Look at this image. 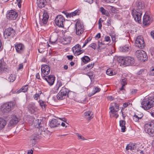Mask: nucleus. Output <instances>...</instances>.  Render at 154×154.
<instances>
[{
	"label": "nucleus",
	"mask_w": 154,
	"mask_h": 154,
	"mask_svg": "<svg viewBox=\"0 0 154 154\" xmlns=\"http://www.w3.org/2000/svg\"><path fill=\"white\" fill-rule=\"evenodd\" d=\"M94 66V64L91 63V64H89L86 67V69H91Z\"/></svg>",
	"instance_id": "53"
},
{
	"label": "nucleus",
	"mask_w": 154,
	"mask_h": 154,
	"mask_svg": "<svg viewBox=\"0 0 154 154\" xmlns=\"http://www.w3.org/2000/svg\"><path fill=\"white\" fill-rule=\"evenodd\" d=\"M28 88V86L27 85H26L23 86L19 90L20 92H26L27 91Z\"/></svg>",
	"instance_id": "41"
},
{
	"label": "nucleus",
	"mask_w": 154,
	"mask_h": 154,
	"mask_svg": "<svg viewBox=\"0 0 154 154\" xmlns=\"http://www.w3.org/2000/svg\"><path fill=\"white\" fill-rule=\"evenodd\" d=\"M62 85V83L60 81H58L57 82L56 86L54 87V88L57 91L59 88Z\"/></svg>",
	"instance_id": "42"
},
{
	"label": "nucleus",
	"mask_w": 154,
	"mask_h": 154,
	"mask_svg": "<svg viewBox=\"0 0 154 154\" xmlns=\"http://www.w3.org/2000/svg\"><path fill=\"white\" fill-rule=\"evenodd\" d=\"M146 70H144L143 69L140 70L138 72V74L139 75H143V74L146 73Z\"/></svg>",
	"instance_id": "48"
},
{
	"label": "nucleus",
	"mask_w": 154,
	"mask_h": 154,
	"mask_svg": "<svg viewBox=\"0 0 154 154\" xmlns=\"http://www.w3.org/2000/svg\"><path fill=\"white\" fill-rule=\"evenodd\" d=\"M114 107V109H115L116 110L118 111L119 109V106L118 104L115 103L114 106H113Z\"/></svg>",
	"instance_id": "56"
},
{
	"label": "nucleus",
	"mask_w": 154,
	"mask_h": 154,
	"mask_svg": "<svg viewBox=\"0 0 154 154\" xmlns=\"http://www.w3.org/2000/svg\"><path fill=\"white\" fill-rule=\"evenodd\" d=\"M23 67V65L22 64H20L19 65L18 69L19 70H20L22 69Z\"/></svg>",
	"instance_id": "62"
},
{
	"label": "nucleus",
	"mask_w": 154,
	"mask_h": 154,
	"mask_svg": "<svg viewBox=\"0 0 154 154\" xmlns=\"http://www.w3.org/2000/svg\"><path fill=\"white\" fill-rule=\"evenodd\" d=\"M15 105L14 103L12 102L3 104L1 106V111L3 113H8L13 109Z\"/></svg>",
	"instance_id": "2"
},
{
	"label": "nucleus",
	"mask_w": 154,
	"mask_h": 154,
	"mask_svg": "<svg viewBox=\"0 0 154 154\" xmlns=\"http://www.w3.org/2000/svg\"><path fill=\"white\" fill-rule=\"evenodd\" d=\"M42 76L43 79H45L49 85L52 86L54 84L55 78L54 75H50L48 76H46L45 75H42Z\"/></svg>",
	"instance_id": "11"
},
{
	"label": "nucleus",
	"mask_w": 154,
	"mask_h": 154,
	"mask_svg": "<svg viewBox=\"0 0 154 154\" xmlns=\"http://www.w3.org/2000/svg\"><path fill=\"white\" fill-rule=\"evenodd\" d=\"M140 117H138L137 116V115H135L133 117V119L134 121L135 122H138V120H139V118H140Z\"/></svg>",
	"instance_id": "52"
},
{
	"label": "nucleus",
	"mask_w": 154,
	"mask_h": 154,
	"mask_svg": "<svg viewBox=\"0 0 154 154\" xmlns=\"http://www.w3.org/2000/svg\"><path fill=\"white\" fill-rule=\"evenodd\" d=\"M135 45L136 47L140 48L142 49L144 48L145 44L142 36H138L136 38L135 42Z\"/></svg>",
	"instance_id": "9"
},
{
	"label": "nucleus",
	"mask_w": 154,
	"mask_h": 154,
	"mask_svg": "<svg viewBox=\"0 0 154 154\" xmlns=\"http://www.w3.org/2000/svg\"><path fill=\"white\" fill-rule=\"evenodd\" d=\"M19 119L17 118L14 115H12L11 119L9 122L8 125L9 126H11L16 124L19 121Z\"/></svg>",
	"instance_id": "18"
},
{
	"label": "nucleus",
	"mask_w": 154,
	"mask_h": 154,
	"mask_svg": "<svg viewBox=\"0 0 154 154\" xmlns=\"http://www.w3.org/2000/svg\"><path fill=\"white\" fill-rule=\"evenodd\" d=\"M136 10L137 11H141L144 7V5L143 3L140 1H137L135 3Z\"/></svg>",
	"instance_id": "24"
},
{
	"label": "nucleus",
	"mask_w": 154,
	"mask_h": 154,
	"mask_svg": "<svg viewBox=\"0 0 154 154\" xmlns=\"http://www.w3.org/2000/svg\"><path fill=\"white\" fill-rule=\"evenodd\" d=\"M112 22V21L111 19L108 20L107 21V25L108 26H111V23Z\"/></svg>",
	"instance_id": "54"
},
{
	"label": "nucleus",
	"mask_w": 154,
	"mask_h": 154,
	"mask_svg": "<svg viewBox=\"0 0 154 154\" xmlns=\"http://www.w3.org/2000/svg\"><path fill=\"white\" fill-rule=\"evenodd\" d=\"M41 119H36L33 120V124L35 128L40 127L42 125Z\"/></svg>",
	"instance_id": "31"
},
{
	"label": "nucleus",
	"mask_w": 154,
	"mask_h": 154,
	"mask_svg": "<svg viewBox=\"0 0 154 154\" xmlns=\"http://www.w3.org/2000/svg\"><path fill=\"white\" fill-rule=\"evenodd\" d=\"M91 48H93L94 49H95L96 48L97 45L95 43H92L89 46Z\"/></svg>",
	"instance_id": "50"
},
{
	"label": "nucleus",
	"mask_w": 154,
	"mask_h": 154,
	"mask_svg": "<svg viewBox=\"0 0 154 154\" xmlns=\"http://www.w3.org/2000/svg\"><path fill=\"white\" fill-rule=\"evenodd\" d=\"M6 124V121L4 119L0 118V129H3Z\"/></svg>",
	"instance_id": "36"
},
{
	"label": "nucleus",
	"mask_w": 154,
	"mask_h": 154,
	"mask_svg": "<svg viewBox=\"0 0 154 154\" xmlns=\"http://www.w3.org/2000/svg\"><path fill=\"white\" fill-rule=\"evenodd\" d=\"M28 108L29 112L31 114H34L37 112V108L34 104H31L28 106Z\"/></svg>",
	"instance_id": "20"
},
{
	"label": "nucleus",
	"mask_w": 154,
	"mask_h": 154,
	"mask_svg": "<svg viewBox=\"0 0 154 154\" xmlns=\"http://www.w3.org/2000/svg\"><path fill=\"white\" fill-rule=\"evenodd\" d=\"M110 111H109L110 116L111 117H115L117 118L119 117L118 113V111L114 109V107L112 105H111L109 107Z\"/></svg>",
	"instance_id": "16"
},
{
	"label": "nucleus",
	"mask_w": 154,
	"mask_h": 154,
	"mask_svg": "<svg viewBox=\"0 0 154 154\" xmlns=\"http://www.w3.org/2000/svg\"><path fill=\"white\" fill-rule=\"evenodd\" d=\"M63 13L65 14L66 17L67 18H71V17H73L72 16V13H65V12H63Z\"/></svg>",
	"instance_id": "49"
},
{
	"label": "nucleus",
	"mask_w": 154,
	"mask_h": 154,
	"mask_svg": "<svg viewBox=\"0 0 154 154\" xmlns=\"http://www.w3.org/2000/svg\"><path fill=\"white\" fill-rule=\"evenodd\" d=\"M67 57L68 60H72L73 58V56L72 55H70L67 56Z\"/></svg>",
	"instance_id": "58"
},
{
	"label": "nucleus",
	"mask_w": 154,
	"mask_h": 154,
	"mask_svg": "<svg viewBox=\"0 0 154 154\" xmlns=\"http://www.w3.org/2000/svg\"><path fill=\"white\" fill-rule=\"evenodd\" d=\"M41 71L42 75H46L48 74L50 72V68L47 65H42L41 66Z\"/></svg>",
	"instance_id": "17"
},
{
	"label": "nucleus",
	"mask_w": 154,
	"mask_h": 154,
	"mask_svg": "<svg viewBox=\"0 0 154 154\" xmlns=\"http://www.w3.org/2000/svg\"><path fill=\"white\" fill-rule=\"evenodd\" d=\"M42 136H41L38 135L35 133L32 135L31 137L30 142L33 145H34L37 141L38 139L40 138Z\"/></svg>",
	"instance_id": "21"
},
{
	"label": "nucleus",
	"mask_w": 154,
	"mask_h": 154,
	"mask_svg": "<svg viewBox=\"0 0 154 154\" xmlns=\"http://www.w3.org/2000/svg\"><path fill=\"white\" fill-rule=\"evenodd\" d=\"M18 14L17 12L14 10H11L9 11L7 14V17L8 19L14 20L17 17Z\"/></svg>",
	"instance_id": "14"
},
{
	"label": "nucleus",
	"mask_w": 154,
	"mask_h": 154,
	"mask_svg": "<svg viewBox=\"0 0 154 154\" xmlns=\"http://www.w3.org/2000/svg\"><path fill=\"white\" fill-rule=\"evenodd\" d=\"M145 132L148 133L150 136H154V123L151 122L150 124L145 125L144 127Z\"/></svg>",
	"instance_id": "3"
},
{
	"label": "nucleus",
	"mask_w": 154,
	"mask_h": 154,
	"mask_svg": "<svg viewBox=\"0 0 154 154\" xmlns=\"http://www.w3.org/2000/svg\"><path fill=\"white\" fill-rule=\"evenodd\" d=\"M39 105L41 106L42 108H45V102L44 101H43L42 100H40L39 101Z\"/></svg>",
	"instance_id": "44"
},
{
	"label": "nucleus",
	"mask_w": 154,
	"mask_h": 154,
	"mask_svg": "<svg viewBox=\"0 0 154 154\" xmlns=\"http://www.w3.org/2000/svg\"><path fill=\"white\" fill-rule=\"evenodd\" d=\"M150 74L154 76V67H153L150 72Z\"/></svg>",
	"instance_id": "59"
},
{
	"label": "nucleus",
	"mask_w": 154,
	"mask_h": 154,
	"mask_svg": "<svg viewBox=\"0 0 154 154\" xmlns=\"http://www.w3.org/2000/svg\"><path fill=\"white\" fill-rule=\"evenodd\" d=\"M80 13V11L79 10L77 9V10H76L74 12H72V16L73 17L74 16H75L77 15H79Z\"/></svg>",
	"instance_id": "45"
},
{
	"label": "nucleus",
	"mask_w": 154,
	"mask_h": 154,
	"mask_svg": "<svg viewBox=\"0 0 154 154\" xmlns=\"http://www.w3.org/2000/svg\"><path fill=\"white\" fill-rule=\"evenodd\" d=\"M135 144L134 143H130L128 144L126 146V149L127 150H131L134 149L136 148Z\"/></svg>",
	"instance_id": "34"
},
{
	"label": "nucleus",
	"mask_w": 154,
	"mask_h": 154,
	"mask_svg": "<svg viewBox=\"0 0 154 154\" xmlns=\"http://www.w3.org/2000/svg\"><path fill=\"white\" fill-rule=\"evenodd\" d=\"M35 131L36 132L35 133L38 135L41 136V135H43V134H45V129L42 126V125L40 126V127L35 128Z\"/></svg>",
	"instance_id": "22"
},
{
	"label": "nucleus",
	"mask_w": 154,
	"mask_h": 154,
	"mask_svg": "<svg viewBox=\"0 0 154 154\" xmlns=\"http://www.w3.org/2000/svg\"><path fill=\"white\" fill-rule=\"evenodd\" d=\"M123 61L124 64L126 66L132 65L134 63V58L132 57L129 56L125 57Z\"/></svg>",
	"instance_id": "15"
},
{
	"label": "nucleus",
	"mask_w": 154,
	"mask_h": 154,
	"mask_svg": "<svg viewBox=\"0 0 154 154\" xmlns=\"http://www.w3.org/2000/svg\"><path fill=\"white\" fill-rule=\"evenodd\" d=\"M47 2L46 0H37L36 4L40 8L44 7Z\"/></svg>",
	"instance_id": "25"
},
{
	"label": "nucleus",
	"mask_w": 154,
	"mask_h": 154,
	"mask_svg": "<svg viewBox=\"0 0 154 154\" xmlns=\"http://www.w3.org/2000/svg\"><path fill=\"white\" fill-rule=\"evenodd\" d=\"M15 48L17 52L18 53L22 54L24 51L25 46L22 43H16L15 44Z\"/></svg>",
	"instance_id": "13"
},
{
	"label": "nucleus",
	"mask_w": 154,
	"mask_h": 154,
	"mask_svg": "<svg viewBox=\"0 0 154 154\" xmlns=\"http://www.w3.org/2000/svg\"><path fill=\"white\" fill-rule=\"evenodd\" d=\"M81 49V45L78 44L72 48V51L75 55H79L84 52V50Z\"/></svg>",
	"instance_id": "12"
},
{
	"label": "nucleus",
	"mask_w": 154,
	"mask_h": 154,
	"mask_svg": "<svg viewBox=\"0 0 154 154\" xmlns=\"http://www.w3.org/2000/svg\"><path fill=\"white\" fill-rule=\"evenodd\" d=\"M142 11H137L134 9L132 10V14L135 21L140 23L141 22Z\"/></svg>",
	"instance_id": "7"
},
{
	"label": "nucleus",
	"mask_w": 154,
	"mask_h": 154,
	"mask_svg": "<svg viewBox=\"0 0 154 154\" xmlns=\"http://www.w3.org/2000/svg\"><path fill=\"white\" fill-rule=\"evenodd\" d=\"M100 11L103 15H105L107 17L110 16L109 14L107 11H106L105 9L102 7L100 8Z\"/></svg>",
	"instance_id": "37"
},
{
	"label": "nucleus",
	"mask_w": 154,
	"mask_h": 154,
	"mask_svg": "<svg viewBox=\"0 0 154 154\" xmlns=\"http://www.w3.org/2000/svg\"><path fill=\"white\" fill-rule=\"evenodd\" d=\"M90 60V58L87 56H85L82 57V61L85 63L88 62Z\"/></svg>",
	"instance_id": "46"
},
{
	"label": "nucleus",
	"mask_w": 154,
	"mask_h": 154,
	"mask_svg": "<svg viewBox=\"0 0 154 154\" xmlns=\"http://www.w3.org/2000/svg\"><path fill=\"white\" fill-rule=\"evenodd\" d=\"M15 34L14 30L12 28H9L5 29L4 33L5 38L6 39L13 37Z\"/></svg>",
	"instance_id": "10"
},
{
	"label": "nucleus",
	"mask_w": 154,
	"mask_h": 154,
	"mask_svg": "<svg viewBox=\"0 0 154 154\" xmlns=\"http://www.w3.org/2000/svg\"><path fill=\"white\" fill-rule=\"evenodd\" d=\"M108 100L111 101L113 100L114 97L112 96H108L107 97Z\"/></svg>",
	"instance_id": "60"
},
{
	"label": "nucleus",
	"mask_w": 154,
	"mask_h": 154,
	"mask_svg": "<svg viewBox=\"0 0 154 154\" xmlns=\"http://www.w3.org/2000/svg\"><path fill=\"white\" fill-rule=\"evenodd\" d=\"M127 79L126 78L121 79L120 80V83L122 86L120 88L121 91H125L124 88V87L127 84Z\"/></svg>",
	"instance_id": "28"
},
{
	"label": "nucleus",
	"mask_w": 154,
	"mask_h": 154,
	"mask_svg": "<svg viewBox=\"0 0 154 154\" xmlns=\"http://www.w3.org/2000/svg\"><path fill=\"white\" fill-rule=\"evenodd\" d=\"M137 89H132L131 91V93L132 94H135L137 91Z\"/></svg>",
	"instance_id": "61"
},
{
	"label": "nucleus",
	"mask_w": 154,
	"mask_h": 154,
	"mask_svg": "<svg viewBox=\"0 0 154 154\" xmlns=\"http://www.w3.org/2000/svg\"><path fill=\"white\" fill-rule=\"evenodd\" d=\"M135 54L139 60L144 61L147 59L146 54L142 50H139L135 52Z\"/></svg>",
	"instance_id": "6"
},
{
	"label": "nucleus",
	"mask_w": 154,
	"mask_h": 154,
	"mask_svg": "<svg viewBox=\"0 0 154 154\" xmlns=\"http://www.w3.org/2000/svg\"><path fill=\"white\" fill-rule=\"evenodd\" d=\"M111 38L112 42H115L116 41V37L115 35L113 34L111 35Z\"/></svg>",
	"instance_id": "55"
},
{
	"label": "nucleus",
	"mask_w": 154,
	"mask_h": 154,
	"mask_svg": "<svg viewBox=\"0 0 154 154\" xmlns=\"http://www.w3.org/2000/svg\"><path fill=\"white\" fill-rule=\"evenodd\" d=\"M7 68L6 63L3 60H0V72Z\"/></svg>",
	"instance_id": "32"
},
{
	"label": "nucleus",
	"mask_w": 154,
	"mask_h": 154,
	"mask_svg": "<svg viewBox=\"0 0 154 154\" xmlns=\"http://www.w3.org/2000/svg\"><path fill=\"white\" fill-rule=\"evenodd\" d=\"M106 73L107 75H113L116 74L115 72L110 68L106 70Z\"/></svg>",
	"instance_id": "39"
},
{
	"label": "nucleus",
	"mask_w": 154,
	"mask_h": 154,
	"mask_svg": "<svg viewBox=\"0 0 154 154\" xmlns=\"http://www.w3.org/2000/svg\"><path fill=\"white\" fill-rule=\"evenodd\" d=\"M69 92V90L64 86L62 87L61 89L57 95V99L60 100L63 99Z\"/></svg>",
	"instance_id": "4"
},
{
	"label": "nucleus",
	"mask_w": 154,
	"mask_h": 154,
	"mask_svg": "<svg viewBox=\"0 0 154 154\" xmlns=\"http://www.w3.org/2000/svg\"><path fill=\"white\" fill-rule=\"evenodd\" d=\"M7 80L10 82H13L16 79V76L14 74H11L7 77Z\"/></svg>",
	"instance_id": "35"
},
{
	"label": "nucleus",
	"mask_w": 154,
	"mask_h": 154,
	"mask_svg": "<svg viewBox=\"0 0 154 154\" xmlns=\"http://www.w3.org/2000/svg\"><path fill=\"white\" fill-rule=\"evenodd\" d=\"M125 122L123 120H120L119 121V125L121 127V131L125 132V131L126 128L125 125Z\"/></svg>",
	"instance_id": "29"
},
{
	"label": "nucleus",
	"mask_w": 154,
	"mask_h": 154,
	"mask_svg": "<svg viewBox=\"0 0 154 154\" xmlns=\"http://www.w3.org/2000/svg\"><path fill=\"white\" fill-rule=\"evenodd\" d=\"M42 93V92L41 91H38V93H36L33 96L34 99L36 100H37Z\"/></svg>",
	"instance_id": "43"
},
{
	"label": "nucleus",
	"mask_w": 154,
	"mask_h": 154,
	"mask_svg": "<svg viewBox=\"0 0 154 154\" xmlns=\"http://www.w3.org/2000/svg\"><path fill=\"white\" fill-rule=\"evenodd\" d=\"M104 44L102 42L99 43L98 45V48H101V49H103L104 48L101 47L102 45H104Z\"/></svg>",
	"instance_id": "57"
},
{
	"label": "nucleus",
	"mask_w": 154,
	"mask_h": 154,
	"mask_svg": "<svg viewBox=\"0 0 154 154\" xmlns=\"http://www.w3.org/2000/svg\"><path fill=\"white\" fill-rule=\"evenodd\" d=\"M100 88L97 87H94L93 88L92 91L88 94V96L91 97L96 93L100 92Z\"/></svg>",
	"instance_id": "27"
},
{
	"label": "nucleus",
	"mask_w": 154,
	"mask_h": 154,
	"mask_svg": "<svg viewBox=\"0 0 154 154\" xmlns=\"http://www.w3.org/2000/svg\"><path fill=\"white\" fill-rule=\"evenodd\" d=\"M57 39V36L55 35H51L50 38L49 44L54 45L56 42Z\"/></svg>",
	"instance_id": "30"
},
{
	"label": "nucleus",
	"mask_w": 154,
	"mask_h": 154,
	"mask_svg": "<svg viewBox=\"0 0 154 154\" xmlns=\"http://www.w3.org/2000/svg\"><path fill=\"white\" fill-rule=\"evenodd\" d=\"M151 36L154 39V30L151 31L150 33Z\"/></svg>",
	"instance_id": "64"
},
{
	"label": "nucleus",
	"mask_w": 154,
	"mask_h": 154,
	"mask_svg": "<svg viewBox=\"0 0 154 154\" xmlns=\"http://www.w3.org/2000/svg\"><path fill=\"white\" fill-rule=\"evenodd\" d=\"M48 18L49 16L47 13L46 12H44L43 14V18L40 21L41 26H44L47 23Z\"/></svg>",
	"instance_id": "19"
},
{
	"label": "nucleus",
	"mask_w": 154,
	"mask_h": 154,
	"mask_svg": "<svg viewBox=\"0 0 154 154\" xmlns=\"http://www.w3.org/2000/svg\"><path fill=\"white\" fill-rule=\"evenodd\" d=\"M104 41L109 43L111 42V39L110 37L108 36H106L105 37Z\"/></svg>",
	"instance_id": "47"
},
{
	"label": "nucleus",
	"mask_w": 154,
	"mask_h": 154,
	"mask_svg": "<svg viewBox=\"0 0 154 154\" xmlns=\"http://www.w3.org/2000/svg\"><path fill=\"white\" fill-rule=\"evenodd\" d=\"M84 116L88 120H90L94 117L93 113L91 111L85 112Z\"/></svg>",
	"instance_id": "26"
},
{
	"label": "nucleus",
	"mask_w": 154,
	"mask_h": 154,
	"mask_svg": "<svg viewBox=\"0 0 154 154\" xmlns=\"http://www.w3.org/2000/svg\"><path fill=\"white\" fill-rule=\"evenodd\" d=\"M71 38L70 37L67 36L63 38V42L64 44L66 45L69 43L71 42Z\"/></svg>",
	"instance_id": "38"
},
{
	"label": "nucleus",
	"mask_w": 154,
	"mask_h": 154,
	"mask_svg": "<svg viewBox=\"0 0 154 154\" xmlns=\"http://www.w3.org/2000/svg\"><path fill=\"white\" fill-rule=\"evenodd\" d=\"M65 22L64 17L61 15H58L55 18V22L56 24L60 27H63V23Z\"/></svg>",
	"instance_id": "8"
},
{
	"label": "nucleus",
	"mask_w": 154,
	"mask_h": 154,
	"mask_svg": "<svg viewBox=\"0 0 154 154\" xmlns=\"http://www.w3.org/2000/svg\"><path fill=\"white\" fill-rule=\"evenodd\" d=\"M85 2L89 3L90 4H92L93 2V0H84Z\"/></svg>",
	"instance_id": "63"
},
{
	"label": "nucleus",
	"mask_w": 154,
	"mask_h": 154,
	"mask_svg": "<svg viewBox=\"0 0 154 154\" xmlns=\"http://www.w3.org/2000/svg\"><path fill=\"white\" fill-rule=\"evenodd\" d=\"M60 123L57 120L52 119L49 123V126L51 128H54L57 127L60 125Z\"/></svg>",
	"instance_id": "23"
},
{
	"label": "nucleus",
	"mask_w": 154,
	"mask_h": 154,
	"mask_svg": "<svg viewBox=\"0 0 154 154\" xmlns=\"http://www.w3.org/2000/svg\"><path fill=\"white\" fill-rule=\"evenodd\" d=\"M76 136L78 137V138L79 140L81 139L82 140H85V139L84 137L82 136L81 135L79 134L78 133H76Z\"/></svg>",
	"instance_id": "51"
},
{
	"label": "nucleus",
	"mask_w": 154,
	"mask_h": 154,
	"mask_svg": "<svg viewBox=\"0 0 154 154\" xmlns=\"http://www.w3.org/2000/svg\"><path fill=\"white\" fill-rule=\"evenodd\" d=\"M76 33L77 35H80L84 32V27L82 22L80 20H77L75 24Z\"/></svg>",
	"instance_id": "5"
},
{
	"label": "nucleus",
	"mask_w": 154,
	"mask_h": 154,
	"mask_svg": "<svg viewBox=\"0 0 154 154\" xmlns=\"http://www.w3.org/2000/svg\"><path fill=\"white\" fill-rule=\"evenodd\" d=\"M130 49L129 47L126 45L120 48V51L122 52L128 51Z\"/></svg>",
	"instance_id": "40"
},
{
	"label": "nucleus",
	"mask_w": 154,
	"mask_h": 154,
	"mask_svg": "<svg viewBox=\"0 0 154 154\" xmlns=\"http://www.w3.org/2000/svg\"><path fill=\"white\" fill-rule=\"evenodd\" d=\"M149 17L147 15H144L143 18V23L145 25H146L149 23Z\"/></svg>",
	"instance_id": "33"
},
{
	"label": "nucleus",
	"mask_w": 154,
	"mask_h": 154,
	"mask_svg": "<svg viewBox=\"0 0 154 154\" xmlns=\"http://www.w3.org/2000/svg\"><path fill=\"white\" fill-rule=\"evenodd\" d=\"M141 107L145 110H148L154 106V97H146L141 103Z\"/></svg>",
	"instance_id": "1"
}]
</instances>
